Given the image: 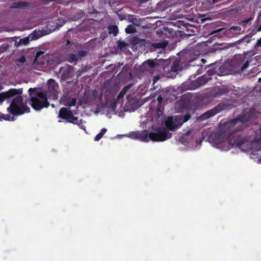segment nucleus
<instances>
[{
  "mask_svg": "<svg viewBox=\"0 0 261 261\" xmlns=\"http://www.w3.org/2000/svg\"><path fill=\"white\" fill-rule=\"evenodd\" d=\"M167 128L165 127H159L155 129V132L148 133L147 130L135 131L129 133L128 136L134 140L147 142L149 141L153 142L164 141L171 137Z\"/></svg>",
  "mask_w": 261,
  "mask_h": 261,
  "instance_id": "nucleus-1",
  "label": "nucleus"
},
{
  "mask_svg": "<svg viewBox=\"0 0 261 261\" xmlns=\"http://www.w3.org/2000/svg\"><path fill=\"white\" fill-rule=\"evenodd\" d=\"M28 92L30 96V104L34 110L38 111L49 107L46 93L38 91L35 88H30Z\"/></svg>",
  "mask_w": 261,
  "mask_h": 261,
  "instance_id": "nucleus-2",
  "label": "nucleus"
},
{
  "mask_svg": "<svg viewBox=\"0 0 261 261\" xmlns=\"http://www.w3.org/2000/svg\"><path fill=\"white\" fill-rule=\"evenodd\" d=\"M17 95L12 99L10 106L7 108V112L14 116H20L24 113H29L30 108L23 102L22 97L20 95Z\"/></svg>",
  "mask_w": 261,
  "mask_h": 261,
  "instance_id": "nucleus-3",
  "label": "nucleus"
},
{
  "mask_svg": "<svg viewBox=\"0 0 261 261\" xmlns=\"http://www.w3.org/2000/svg\"><path fill=\"white\" fill-rule=\"evenodd\" d=\"M59 117L65 120L67 122L78 125L82 129H85V126L83 124V120L74 116L72 112L67 108L63 107L60 110Z\"/></svg>",
  "mask_w": 261,
  "mask_h": 261,
  "instance_id": "nucleus-4",
  "label": "nucleus"
},
{
  "mask_svg": "<svg viewBox=\"0 0 261 261\" xmlns=\"http://www.w3.org/2000/svg\"><path fill=\"white\" fill-rule=\"evenodd\" d=\"M239 120H240V119L237 117L227 122L220 124L218 127L219 132L223 133L228 138L229 136L234 133L235 132L241 130L242 129L241 126H238L237 129L234 128L237 123L239 122Z\"/></svg>",
  "mask_w": 261,
  "mask_h": 261,
  "instance_id": "nucleus-5",
  "label": "nucleus"
},
{
  "mask_svg": "<svg viewBox=\"0 0 261 261\" xmlns=\"http://www.w3.org/2000/svg\"><path fill=\"white\" fill-rule=\"evenodd\" d=\"M229 108V105L224 102H221L217 105L214 108L206 111L203 113L200 116V119L201 120H206L210 117L214 116L217 113L221 112L222 111Z\"/></svg>",
  "mask_w": 261,
  "mask_h": 261,
  "instance_id": "nucleus-6",
  "label": "nucleus"
},
{
  "mask_svg": "<svg viewBox=\"0 0 261 261\" xmlns=\"http://www.w3.org/2000/svg\"><path fill=\"white\" fill-rule=\"evenodd\" d=\"M47 89L44 93H46V97H51L54 99L57 98L59 86L57 82L50 79L47 81Z\"/></svg>",
  "mask_w": 261,
  "mask_h": 261,
  "instance_id": "nucleus-7",
  "label": "nucleus"
},
{
  "mask_svg": "<svg viewBox=\"0 0 261 261\" xmlns=\"http://www.w3.org/2000/svg\"><path fill=\"white\" fill-rule=\"evenodd\" d=\"M260 31H261V22L259 23V18L258 17L251 27V32L245 37L240 39L238 42L239 43L245 42L248 43L250 41V38Z\"/></svg>",
  "mask_w": 261,
  "mask_h": 261,
  "instance_id": "nucleus-8",
  "label": "nucleus"
},
{
  "mask_svg": "<svg viewBox=\"0 0 261 261\" xmlns=\"http://www.w3.org/2000/svg\"><path fill=\"white\" fill-rule=\"evenodd\" d=\"M225 137L223 133H220L218 130L217 133L211 134L208 139L210 142L213 143L216 145L221 146L222 144L225 142L229 144V140L227 137L224 140Z\"/></svg>",
  "mask_w": 261,
  "mask_h": 261,
  "instance_id": "nucleus-9",
  "label": "nucleus"
},
{
  "mask_svg": "<svg viewBox=\"0 0 261 261\" xmlns=\"http://www.w3.org/2000/svg\"><path fill=\"white\" fill-rule=\"evenodd\" d=\"M22 89H10L7 91L0 93V103L3 102L5 99L10 98L16 95H21L22 93Z\"/></svg>",
  "mask_w": 261,
  "mask_h": 261,
  "instance_id": "nucleus-10",
  "label": "nucleus"
},
{
  "mask_svg": "<svg viewBox=\"0 0 261 261\" xmlns=\"http://www.w3.org/2000/svg\"><path fill=\"white\" fill-rule=\"evenodd\" d=\"M248 144H249V142L245 137L239 136L233 140L232 146H234L243 150H246L249 149V147H245L248 146Z\"/></svg>",
  "mask_w": 261,
  "mask_h": 261,
  "instance_id": "nucleus-11",
  "label": "nucleus"
},
{
  "mask_svg": "<svg viewBox=\"0 0 261 261\" xmlns=\"http://www.w3.org/2000/svg\"><path fill=\"white\" fill-rule=\"evenodd\" d=\"M43 51H38L36 53L35 59L33 61L34 65L43 66L48 61L47 58L44 55Z\"/></svg>",
  "mask_w": 261,
  "mask_h": 261,
  "instance_id": "nucleus-12",
  "label": "nucleus"
},
{
  "mask_svg": "<svg viewBox=\"0 0 261 261\" xmlns=\"http://www.w3.org/2000/svg\"><path fill=\"white\" fill-rule=\"evenodd\" d=\"M66 23V20L63 18H59L57 20L56 22L53 21H48L46 25V28L52 32L56 30H59L61 27H62Z\"/></svg>",
  "mask_w": 261,
  "mask_h": 261,
  "instance_id": "nucleus-13",
  "label": "nucleus"
},
{
  "mask_svg": "<svg viewBox=\"0 0 261 261\" xmlns=\"http://www.w3.org/2000/svg\"><path fill=\"white\" fill-rule=\"evenodd\" d=\"M73 67L69 65H66L65 66L61 67L59 72L61 73V80L66 81L71 76Z\"/></svg>",
  "mask_w": 261,
  "mask_h": 261,
  "instance_id": "nucleus-14",
  "label": "nucleus"
},
{
  "mask_svg": "<svg viewBox=\"0 0 261 261\" xmlns=\"http://www.w3.org/2000/svg\"><path fill=\"white\" fill-rule=\"evenodd\" d=\"M213 74L212 70H208L207 74H203L196 80L198 86H200L206 84L209 80H211V76Z\"/></svg>",
  "mask_w": 261,
  "mask_h": 261,
  "instance_id": "nucleus-15",
  "label": "nucleus"
},
{
  "mask_svg": "<svg viewBox=\"0 0 261 261\" xmlns=\"http://www.w3.org/2000/svg\"><path fill=\"white\" fill-rule=\"evenodd\" d=\"M253 116L254 113L253 111H249L248 112H247L244 115L237 116V118H239L240 119V120H239V122L243 124L251 120V118L253 117Z\"/></svg>",
  "mask_w": 261,
  "mask_h": 261,
  "instance_id": "nucleus-16",
  "label": "nucleus"
},
{
  "mask_svg": "<svg viewBox=\"0 0 261 261\" xmlns=\"http://www.w3.org/2000/svg\"><path fill=\"white\" fill-rule=\"evenodd\" d=\"M157 65H158V64L154 62L153 60L148 59L143 62L142 66H141V69L142 70H148L149 69V67L152 69Z\"/></svg>",
  "mask_w": 261,
  "mask_h": 261,
  "instance_id": "nucleus-17",
  "label": "nucleus"
},
{
  "mask_svg": "<svg viewBox=\"0 0 261 261\" xmlns=\"http://www.w3.org/2000/svg\"><path fill=\"white\" fill-rule=\"evenodd\" d=\"M249 149L254 151H258L261 150V140L257 139L249 142Z\"/></svg>",
  "mask_w": 261,
  "mask_h": 261,
  "instance_id": "nucleus-18",
  "label": "nucleus"
},
{
  "mask_svg": "<svg viewBox=\"0 0 261 261\" xmlns=\"http://www.w3.org/2000/svg\"><path fill=\"white\" fill-rule=\"evenodd\" d=\"M165 125L168 129L172 131H174L178 128V126L174 122L172 116L169 117L168 120L166 121Z\"/></svg>",
  "mask_w": 261,
  "mask_h": 261,
  "instance_id": "nucleus-19",
  "label": "nucleus"
},
{
  "mask_svg": "<svg viewBox=\"0 0 261 261\" xmlns=\"http://www.w3.org/2000/svg\"><path fill=\"white\" fill-rule=\"evenodd\" d=\"M63 104L67 107L74 106L76 103V99L75 98H65L62 99Z\"/></svg>",
  "mask_w": 261,
  "mask_h": 261,
  "instance_id": "nucleus-20",
  "label": "nucleus"
},
{
  "mask_svg": "<svg viewBox=\"0 0 261 261\" xmlns=\"http://www.w3.org/2000/svg\"><path fill=\"white\" fill-rule=\"evenodd\" d=\"M30 3L28 2L20 1L13 3L11 5V8L21 9L28 7Z\"/></svg>",
  "mask_w": 261,
  "mask_h": 261,
  "instance_id": "nucleus-21",
  "label": "nucleus"
},
{
  "mask_svg": "<svg viewBox=\"0 0 261 261\" xmlns=\"http://www.w3.org/2000/svg\"><path fill=\"white\" fill-rule=\"evenodd\" d=\"M227 92V90L225 88H218L215 89L214 93V96L215 97H219L223 95Z\"/></svg>",
  "mask_w": 261,
  "mask_h": 261,
  "instance_id": "nucleus-22",
  "label": "nucleus"
},
{
  "mask_svg": "<svg viewBox=\"0 0 261 261\" xmlns=\"http://www.w3.org/2000/svg\"><path fill=\"white\" fill-rule=\"evenodd\" d=\"M109 33L113 34L114 36H116L118 33V28L116 25H109L108 28Z\"/></svg>",
  "mask_w": 261,
  "mask_h": 261,
  "instance_id": "nucleus-23",
  "label": "nucleus"
},
{
  "mask_svg": "<svg viewBox=\"0 0 261 261\" xmlns=\"http://www.w3.org/2000/svg\"><path fill=\"white\" fill-rule=\"evenodd\" d=\"M67 60L70 63H74L76 64L79 60L77 56L73 54H70L67 57Z\"/></svg>",
  "mask_w": 261,
  "mask_h": 261,
  "instance_id": "nucleus-24",
  "label": "nucleus"
},
{
  "mask_svg": "<svg viewBox=\"0 0 261 261\" xmlns=\"http://www.w3.org/2000/svg\"><path fill=\"white\" fill-rule=\"evenodd\" d=\"M168 45L167 41H163L159 43H152V46L155 49L157 48H166Z\"/></svg>",
  "mask_w": 261,
  "mask_h": 261,
  "instance_id": "nucleus-25",
  "label": "nucleus"
},
{
  "mask_svg": "<svg viewBox=\"0 0 261 261\" xmlns=\"http://www.w3.org/2000/svg\"><path fill=\"white\" fill-rule=\"evenodd\" d=\"M3 120L13 121L15 120V119L14 117H11L9 114H4L0 113V121H2Z\"/></svg>",
  "mask_w": 261,
  "mask_h": 261,
  "instance_id": "nucleus-26",
  "label": "nucleus"
},
{
  "mask_svg": "<svg viewBox=\"0 0 261 261\" xmlns=\"http://www.w3.org/2000/svg\"><path fill=\"white\" fill-rule=\"evenodd\" d=\"M173 119L175 123L178 126V128L180 127L184 123V122H182V118L181 117V115H177L175 116V117L173 118Z\"/></svg>",
  "mask_w": 261,
  "mask_h": 261,
  "instance_id": "nucleus-27",
  "label": "nucleus"
},
{
  "mask_svg": "<svg viewBox=\"0 0 261 261\" xmlns=\"http://www.w3.org/2000/svg\"><path fill=\"white\" fill-rule=\"evenodd\" d=\"M136 31V28L132 24H129L125 29L126 34H133L135 33Z\"/></svg>",
  "mask_w": 261,
  "mask_h": 261,
  "instance_id": "nucleus-28",
  "label": "nucleus"
},
{
  "mask_svg": "<svg viewBox=\"0 0 261 261\" xmlns=\"http://www.w3.org/2000/svg\"><path fill=\"white\" fill-rule=\"evenodd\" d=\"M29 37H24L19 40L18 45H27L30 42Z\"/></svg>",
  "mask_w": 261,
  "mask_h": 261,
  "instance_id": "nucleus-29",
  "label": "nucleus"
},
{
  "mask_svg": "<svg viewBox=\"0 0 261 261\" xmlns=\"http://www.w3.org/2000/svg\"><path fill=\"white\" fill-rule=\"evenodd\" d=\"M127 45V43L124 41H118L117 42V45L121 50L124 49Z\"/></svg>",
  "mask_w": 261,
  "mask_h": 261,
  "instance_id": "nucleus-30",
  "label": "nucleus"
},
{
  "mask_svg": "<svg viewBox=\"0 0 261 261\" xmlns=\"http://www.w3.org/2000/svg\"><path fill=\"white\" fill-rule=\"evenodd\" d=\"M133 86V84H129L128 85L125 86L120 91V93H121L123 95H124L126 92L129 90L130 88Z\"/></svg>",
  "mask_w": 261,
  "mask_h": 261,
  "instance_id": "nucleus-31",
  "label": "nucleus"
},
{
  "mask_svg": "<svg viewBox=\"0 0 261 261\" xmlns=\"http://www.w3.org/2000/svg\"><path fill=\"white\" fill-rule=\"evenodd\" d=\"M133 86V84H129L128 85L125 86L120 91V93H121L123 95H124L126 92L129 90L130 88Z\"/></svg>",
  "mask_w": 261,
  "mask_h": 261,
  "instance_id": "nucleus-32",
  "label": "nucleus"
},
{
  "mask_svg": "<svg viewBox=\"0 0 261 261\" xmlns=\"http://www.w3.org/2000/svg\"><path fill=\"white\" fill-rule=\"evenodd\" d=\"M133 86V84H129L128 85L125 86L120 91V93H121L123 95H124L126 92L129 90L130 88Z\"/></svg>",
  "mask_w": 261,
  "mask_h": 261,
  "instance_id": "nucleus-33",
  "label": "nucleus"
},
{
  "mask_svg": "<svg viewBox=\"0 0 261 261\" xmlns=\"http://www.w3.org/2000/svg\"><path fill=\"white\" fill-rule=\"evenodd\" d=\"M77 53V55H76V56H77L78 58L79 57V58L84 57L88 55L87 51L83 50H78Z\"/></svg>",
  "mask_w": 261,
  "mask_h": 261,
  "instance_id": "nucleus-34",
  "label": "nucleus"
},
{
  "mask_svg": "<svg viewBox=\"0 0 261 261\" xmlns=\"http://www.w3.org/2000/svg\"><path fill=\"white\" fill-rule=\"evenodd\" d=\"M252 19H253L252 17H250L249 18H248L246 19L242 20L240 22V24L242 25L243 27H245L247 26L248 23L249 21H251L252 20Z\"/></svg>",
  "mask_w": 261,
  "mask_h": 261,
  "instance_id": "nucleus-35",
  "label": "nucleus"
},
{
  "mask_svg": "<svg viewBox=\"0 0 261 261\" xmlns=\"http://www.w3.org/2000/svg\"><path fill=\"white\" fill-rule=\"evenodd\" d=\"M191 117V115L189 113H187L184 116H181V117L182 119V122H184V123L188 121L190 119Z\"/></svg>",
  "mask_w": 261,
  "mask_h": 261,
  "instance_id": "nucleus-36",
  "label": "nucleus"
},
{
  "mask_svg": "<svg viewBox=\"0 0 261 261\" xmlns=\"http://www.w3.org/2000/svg\"><path fill=\"white\" fill-rule=\"evenodd\" d=\"M249 63H250V61L249 60H247L245 62V63L244 64V65L241 67L240 71L243 72L246 68H247L248 67Z\"/></svg>",
  "mask_w": 261,
  "mask_h": 261,
  "instance_id": "nucleus-37",
  "label": "nucleus"
},
{
  "mask_svg": "<svg viewBox=\"0 0 261 261\" xmlns=\"http://www.w3.org/2000/svg\"><path fill=\"white\" fill-rule=\"evenodd\" d=\"M164 108L161 105H158L157 113L158 115H160L163 113Z\"/></svg>",
  "mask_w": 261,
  "mask_h": 261,
  "instance_id": "nucleus-38",
  "label": "nucleus"
},
{
  "mask_svg": "<svg viewBox=\"0 0 261 261\" xmlns=\"http://www.w3.org/2000/svg\"><path fill=\"white\" fill-rule=\"evenodd\" d=\"M230 30H233L237 32H240L241 31V28L239 26H232L230 27Z\"/></svg>",
  "mask_w": 261,
  "mask_h": 261,
  "instance_id": "nucleus-39",
  "label": "nucleus"
},
{
  "mask_svg": "<svg viewBox=\"0 0 261 261\" xmlns=\"http://www.w3.org/2000/svg\"><path fill=\"white\" fill-rule=\"evenodd\" d=\"M103 135H102L100 133H99L95 137L94 140L96 141H99L101 138H102Z\"/></svg>",
  "mask_w": 261,
  "mask_h": 261,
  "instance_id": "nucleus-40",
  "label": "nucleus"
},
{
  "mask_svg": "<svg viewBox=\"0 0 261 261\" xmlns=\"http://www.w3.org/2000/svg\"><path fill=\"white\" fill-rule=\"evenodd\" d=\"M7 46L5 45L0 46V54L5 51L7 49Z\"/></svg>",
  "mask_w": 261,
  "mask_h": 261,
  "instance_id": "nucleus-41",
  "label": "nucleus"
},
{
  "mask_svg": "<svg viewBox=\"0 0 261 261\" xmlns=\"http://www.w3.org/2000/svg\"><path fill=\"white\" fill-rule=\"evenodd\" d=\"M261 46V37L257 41L254 45V47H259Z\"/></svg>",
  "mask_w": 261,
  "mask_h": 261,
  "instance_id": "nucleus-42",
  "label": "nucleus"
},
{
  "mask_svg": "<svg viewBox=\"0 0 261 261\" xmlns=\"http://www.w3.org/2000/svg\"><path fill=\"white\" fill-rule=\"evenodd\" d=\"M157 100L158 101V105H161L163 98L161 95H159L158 96Z\"/></svg>",
  "mask_w": 261,
  "mask_h": 261,
  "instance_id": "nucleus-43",
  "label": "nucleus"
},
{
  "mask_svg": "<svg viewBox=\"0 0 261 261\" xmlns=\"http://www.w3.org/2000/svg\"><path fill=\"white\" fill-rule=\"evenodd\" d=\"M238 58H239V61H240V63H242V62H243L244 61V59H245L244 57H243L241 56H239L238 57H235L234 60H237L238 59Z\"/></svg>",
  "mask_w": 261,
  "mask_h": 261,
  "instance_id": "nucleus-44",
  "label": "nucleus"
},
{
  "mask_svg": "<svg viewBox=\"0 0 261 261\" xmlns=\"http://www.w3.org/2000/svg\"><path fill=\"white\" fill-rule=\"evenodd\" d=\"M18 61L24 63L26 61V58L24 56H22L19 58Z\"/></svg>",
  "mask_w": 261,
  "mask_h": 261,
  "instance_id": "nucleus-45",
  "label": "nucleus"
},
{
  "mask_svg": "<svg viewBox=\"0 0 261 261\" xmlns=\"http://www.w3.org/2000/svg\"><path fill=\"white\" fill-rule=\"evenodd\" d=\"M123 94H122L121 93H119V95H118L117 96V99L118 100H120L121 99H123Z\"/></svg>",
  "mask_w": 261,
  "mask_h": 261,
  "instance_id": "nucleus-46",
  "label": "nucleus"
},
{
  "mask_svg": "<svg viewBox=\"0 0 261 261\" xmlns=\"http://www.w3.org/2000/svg\"><path fill=\"white\" fill-rule=\"evenodd\" d=\"M107 129L106 128H103L101 129V131H100V133L102 135H104L107 132Z\"/></svg>",
  "mask_w": 261,
  "mask_h": 261,
  "instance_id": "nucleus-47",
  "label": "nucleus"
},
{
  "mask_svg": "<svg viewBox=\"0 0 261 261\" xmlns=\"http://www.w3.org/2000/svg\"><path fill=\"white\" fill-rule=\"evenodd\" d=\"M177 68H178V65H177V66H175V65L174 64V66H172L171 67V70L173 71H176Z\"/></svg>",
  "mask_w": 261,
  "mask_h": 261,
  "instance_id": "nucleus-48",
  "label": "nucleus"
},
{
  "mask_svg": "<svg viewBox=\"0 0 261 261\" xmlns=\"http://www.w3.org/2000/svg\"><path fill=\"white\" fill-rule=\"evenodd\" d=\"M42 3H43L44 4H48L49 2H53V1H54V0H42Z\"/></svg>",
  "mask_w": 261,
  "mask_h": 261,
  "instance_id": "nucleus-49",
  "label": "nucleus"
},
{
  "mask_svg": "<svg viewBox=\"0 0 261 261\" xmlns=\"http://www.w3.org/2000/svg\"><path fill=\"white\" fill-rule=\"evenodd\" d=\"M137 2H138L139 3H140V4H142V3H146L147 2H148L149 0H136Z\"/></svg>",
  "mask_w": 261,
  "mask_h": 261,
  "instance_id": "nucleus-50",
  "label": "nucleus"
},
{
  "mask_svg": "<svg viewBox=\"0 0 261 261\" xmlns=\"http://www.w3.org/2000/svg\"><path fill=\"white\" fill-rule=\"evenodd\" d=\"M70 41L68 39H67L66 40V46L67 47H69V45H70Z\"/></svg>",
  "mask_w": 261,
  "mask_h": 261,
  "instance_id": "nucleus-51",
  "label": "nucleus"
},
{
  "mask_svg": "<svg viewBox=\"0 0 261 261\" xmlns=\"http://www.w3.org/2000/svg\"><path fill=\"white\" fill-rule=\"evenodd\" d=\"M223 30H224V28H220V29H217V30H215L214 32H213V34H214L215 33L219 32L220 31H222Z\"/></svg>",
  "mask_w": 261,
  "mask_h": 261,
  "instance_id": "nucleus-52",
  "label": "nucleus"
},
{
  "mask_svg": "<svg viewBox=\"0 0 261 261\" xmlns=\"http://www.w3.org/2000/svg\"><path fill=\"white\" fill-rule=\"evenodd\" d=\"M192 133V130H188L185 134V136H189L190 134H191Z\"/></svg>",
  "mask_w": 261,
  "mask_h": 261,
  "instance_id": "nucleus-53",
  "label": "nucleus"
},
{
  "mask_svg": "<svg viewBox=\"0 0 261 261\" xmlns=\"http://www.w3.org/2000/svg\"><path fill=\"white\" fill-rule=\"evenodd\" d=\"M80 74H81V73L80 72V71H78V72H77V77H79V76L80 75Z\"/></svg>",
  "mask_w": 261,
  "mask_h": 261,
  "instance_id": "nucleus-54",
  "label": "nucleus"
},
{
  "mask_svg": "<svg viewBox=\"0 0 261 261\" xmlns=\"http://www.w3.org/2000/svg\"><path fill=\"white\" fill-rule=\"evenodd\" d=\"M201 61H202L203 63H204V62H206V60H205V59H202L201 60Z\"/></svg>",
  "mask_w": 261,
  "mask_h": 261,
  "instance_id": "nucleus-55",
  "label": "nucleus"
},
{
  "mask_svg": "<svg viewBox=\"0 0 261 261\" xmlns=\"http://www.w3.org/2000/svg\"><path fill=\"white\" fill-rule=\"evenodd\" d=\"M258 83H261V77H260L258 80Z\"/></svg>",
  "mask_w": 261,
  "mask_h": 261,
  "instance_id": "nucleus-56",
  "label": "nucleus"
},
{
  "mask_svg": "<svg viewBox=\"0 0 261 261\" xmlns=\"http://www.w3.org/2000/svg\"><path fill=\"white\" fill-rule=\"evenodd\" d=\"M259 91L261 92V87H260Z\"/></svg>",
  "mask_w": 261,
  "mask_h": 261,
  "instance_id": "nucleus-57",
  "label": "nucleus"
}]
</instances>
